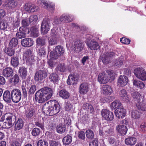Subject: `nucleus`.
I'll use <instances>...</instances> for the list:
<instances>
[{
	"label": "nucleus",
	"instance_id": "1",
	"mask_svg": "<svg viewBox=\"0 0 146 146\" xmlns=\"http://www.w3.org/2000/svg\"><path fill=\"white\" fill-rule=\"evenodd\" d=\"M60 106L58 102L54 100L48 101L43 106L42 110L47 114L52 116L58 113L60 110Z\"/></svg>",
	"mask_w": 146,
	"mask_h": 146
},
{
	"label": "nucleus",
	"instance_id": "2",
	"mask_svg": "<svg viewBox=\"0 0 146 146\" xmlns=\"http://www.w3.org/2000/svg\"><path fill=\"white\" fill-rule=\"evenodd\" d=\"M52 91L47 87L42 88L37 91L35 94V99L39 103H42L49 99L52 96Z\"/></svg>",
	"mask_w": 146,
	"mask_h": 146
},
{
	"label": "nucleus",
	"instance_id": "3",
	"mask_svg": "<svg viewBox=\"0 0 146 146\" xmlns=\"http://www.w3.org/2000/svg\"><path fill=\"white\" fill-rule=\"evenodd\" d=\"M106 72L101 73L98 76V80L100 84H106L110 79L113 80L115 78V74L113 70H107Z\"/></svg>",
	"mask_w": 146,
	"mask_h": 146
},
{
	"label": "nucleus",
	"instance_id": "4",
	"mask_svg": "<svg viewBox=\"0 0 146 146\" xmlns=\"http://www.w3.org/2000/svg\"><path fill=\"white\" fill-rule=\"evenodd\" d=\"M16 118L15 116L13 113H8L5 114L4 115L5 121L4 122V128H9L12 127L13 125V121Z\"/></svg>",
	"mask_w": 146,
	"mask_h": 146
},
{
	"label": "nucleus",
	"instance_id": "5",
	"mask_svg": "<svg viewBox=\"0 0 146 146\" xmlns=\"http://www.w3.org/2000/svg\"><path fill=\"white\" fill-rule=\"evenodd\" d=\"M64 52V49L61 46H57L50 53V57L53 59H56L62 55Z\"/></svg>",
	"mask_w": 146,
	"mask_h": 146
},
{
	"label": "nucleus",
	"instance_id": "6",
	"mask_svg": "<svg viewBox=\"0 0 146 146\" xmlns=\"http://www.w3.org/2000/svg\"><path fill=\"white\" fill-rule=\"evenodd\" d=\"M85 44L81 40L76 39L73 41L70 46L74 48V51L76 53H79L82 51L84 49Z\"/></svg>",
	"mask_w": 146,
	"mask_h": 146
},
{
	"label": "nucleus",
	"instance_id": "7",
	"mask_svg": "<svg viewBox=\"0 0 146 146\" xmlns=\"http://www.w3.org/2000/svg\"><path fill=\"white\" fill-rule=\"evenodd\" d=\"M51 27L50 19L48 18H45L42 22L40 27L41 31L43 34H47Z\"/></svg>",
	"mask_w": 146,
	"mask_h": 146
},
{
	"label": "nucleus",
	"instance_id": "8",
	"mask_svg": "<svg viewBox=\"0 0 146 146\" xmlns=\"http://www.w3.org/2000/svg\"><path fill=\"white\" fill-rule=\"evenodd\" d=\"M134 73L135 76L142 81L146 80V72L142 67H139L135 69Z\"/></svg>",
	"mask_w": 146,
	"mask_h": 146
},
{
	"label": "nucleus",
	"instance_id": "9",
	"mask_svg": "<svg viewBox=\"0 0 146 146\" xmlns=\"http://www.w3.org/2000/svg\"><path fill=\"white\" fill-rule=\"evenodd\" d=\"M12 100L15 103H18L21 98V93L18 89H15L11 90Z\"/></svg>",
	"mask_w": 146,
	"mask_h": 146
},
{
	"label": "nucleus",
	"instance_id": "10",
	"mask_svg": "<svg viewBox=\"0 0 146 146\" xmlns=\"http://www.w3.org/2000/svg\"><path fill=\"white\" fill-rule=\"evenodd\" d=\"M131 95L134 99L135 102H136L137 103L136 104V106L138 109L142 110L145 111V109L143 108V107L141 106V104L140 102L141 95L138 92H135L131 93ZM135 103H136V102H135Z\"/></svg>",
	"mask_w": 146,
	"mask_h": 146
},
{
	"label": "nucleus",
	"instance_id": "11",
	"mask_svg": "<svg viewBox=\"0 0 146 146\" xmlns=\"http://www.w3.org/2000/svg\"><path fill=\"white\" fill-rule=\"evenodd\" d=\"M101 113L103 118L108 121H112L114 118L112 112L107 109L102 110Z\"/></svg>",
	"mask_w": 146,
	"mask_h": 146
},
{
	"label": "nucleus",
	"instance_id": "12",
	"mask_svg": "<svg viewBox=\"0 0 146 146\" xmlns=\"http://www.w3.org/2000/svg\"><path fill=\"white\" fill-rule=\"evenodd\" d=\"M47 72L44 70H40L37 71L35 74L34 76L35 81H42L47 76Z\"/></svg>",
	"mask_w": 146,
	"mask_h": 146
},
{
	"label": "nucleus",
	"instance_id": "13",
	"mask_svg": "<svg viewBox=\"0 0 146 146\" xmlns=\"http://www.w3.org/2000/svg\"><path fill=\"white\" fill-rule=\"evenodd\" d=\"M30 24V23L28 18H26L22 20L21 21L22 26L21 27H20L19 31L22 30L23 31L25 32H27V33H29L30 29L27 27Z\"/></svg>",
	"mask_w": 146,
	"mask_h": 146
},
{
	"label": "nucleus",
	"instance_id": "14",
	"mask_svg": "<svg viewBox=\"0 0 146 146\" xmlns=\"http://www.w3.org/2000/svg\"><path fill=\"white\" fill-rule=\"evenodd\" d=\"M21 42L22 46L25 47H29L33 45L34 41L33 39L28 38L22 39Z\"/></svg>",
	"mask_w": 146,
	"mask_h": 146
},
{
	"label": "nucleus",
	"instance_id": "15",
	"mask_svg": "<svg viewBox=\"0 0 146 146\" xmlns=\"http://www.w3.org/2000/svg\"><path fill=\"white\" fill-rule=\"evenodd\" d=\"M115 54V53L112 52L104 54L102 56V60L103 63L104 64H108L110 61V58L114 56Z\"/></svg>",
	"mask_w": 146,
	"mask_h": 146
},
{
	"label": "nucleus",
	"instance_id": "16",
	"mask_svg": "<svg viewBox=\"0 0 146 146\" xmlns=\"http://www.w3.org/2000/svg\"><path fill=\"white\" fill-rule=\"evenodd\" d=\"M126 111L123 108H118L115 111V113L116 117L119 118H123L125 115Z\"/></svg>",
	"mask_w": 146,
	"mask_h": 146
},
{
	"label": "nucleus",
	"instance_id": "17",
	"mask_svg": "<svg viewBox=\"0 0 146 146\" xmlns=\"http://www.w3.org/2000/svg\"><path fill=\"white\" fill-rule=\"evenodd\" d=\"M128 82L127 77L123 75H121L118 80V85L121 87H123L126 85Z\"/></svg>",
	"mask_w": 146,
	"mask_h": 146
},
{
	"label": "nucleus",
	"instance_id": "18",
	"mask_svg": "<svg viewBox=\"0 0 146 146\" xmlns=\"http://www.w3.org/2000/svg\"><path fill=\"white\" fill-rule=\"evenodd\" d=\"M89 91V87L86 83L81 84L79 88V92L81 94H85Z\"/></svg>",
	"mask_w": 146,
	"mask_h": 146
},
{
	"label": "nucleus",
	"instance_id": "19",
	"mask_svg": "<svg viewBox=\"0 0 146 146\" xmlns=\"http://www.w3.org/2000/svg\"><path fill=\"white\" fill-rule=\"evenodd\" d=\"M86 44L88 47L91 50H97L100 48L98 43L96 41L91 40V42L87 41Z\"/></svg>",
	"mask_w": 146,
	"mask_h": 146
},
{
	"label": "nucleus",
	"instance_id": "20",
	"mask_svg": "<svg viewBox=\"0 0 146 146\" xmlns=\"http://www.w3.org/2000/svg\"><path fill=\"white\" fill-rule=\"evenodd\" d=\"M3 97L4 101L8 103H10L12 100L11 91H5L3 93Z\"/></svg>",
	"mask_w": 146,
	"mask_h": 146
},
{
	"label": "nucleus",
	"instance_id": "21",
	"mask_svg": "<svg viewBox=\"0 0 146 146\" xmlns=\"http://www.w3.org/2000/svg\"><path fill=\"white\" fill-rule=\"evenodd\" d=\"M77 82V77L75 75L71 74L69 76L67 80V83L69 85L76 84Z\"/></svg>",
	"mask_w": 146,
	"mask_h": 146
},
{
	"label": "nucleus",
	"instance_id": "22",
	"mask_svg": "<svg viewBox=\"0 0 146 146\" xmlns=\"http://www.w3.org/2000/svg\"><path fill=\"white\" fill-rule=\"evenodd\" d=\"M120 98L123 101L126 102L129 101V98L125 89H122L120 90L119 93Z\"/></svg>",
	"mask_w": 146,
	"mask_h": 146
},
{
	"label": "nucleus",
	"instance_id": "23",
	"mask_svg": "<svg viewBox=\"0 0 146 146\" xmlns=\"http://www.w3.org/2000/svg\"><path fill=\"white\" fill-rule=\"evenodd\" d=\"M102 93L105 95H110L112 90L110 86L108 85H104L102 88Z\"/></svg>",
	"mask_w": 146,
	"mask_h": 146
},
{
	"label": "nucleus",
	"instance_id": "24",
	"mask_svg": "<svg viewBox=\"0 0 146 146\" xmlns=\"http://www.w3.org/2000/svg\"><path fill=\"white\" fill-rule=\"evenodd\" d=\"M117 131L121 134V135H125L127 131V127L123 125H119L116 128Z\"/></svg>",
	"mask_w": 146,
	"mask_h": 146
},
{
	"label": "nucleus",
	"instance_id": "25",
	"mask_svg": "<svg viewBox=\"0 0 146 146\" xmlns=\"http://www.w3.org/2000/svg\"><path fill=\"white\" fill-rule=\"evenodd\" d=\"M24 125L23 120L21 118H19L15 123V129L17 130H20L23 127Z\"/></svg>",
	"mask_w": 146,
	"mask_h": 146
},
{
	"label": "nucleus",
	"instance_id": "26",
	"mask_svg": "<svg viewBox=\"0 0 146 146\" xmlns=\"http://www.w3.org/2000/svg\"><path fill=\"white\" fill-rule=\"evenodd\" d=\"M10 64L13 67H17L19 64L18 57L17 56L11 57V58Z\"/></svg>",
	"mask_w": 146,
	"mask_h": 146
},
{
	"label": "nucleus",
	"instance_id": "27",
	"mask_svg": "<svg viewBox=\"0 0 146 146\" xmlns=\"http://www.w3.org/2000/svg\"><path fill=\"white\" fill-rule=\"evenodd\" d=\"M12 69L10 67H7L3 70V74L5 77L10 76L13 73Z\"/></svg>",
	"mask_w": 146,
	"mask_h": 146
},
{
	"label": "nucleus",
	"instance_id": "28",
	"mask_svg": "<svg viewBox=\"0 0 146 146\" xmlns=\"http://www.w3.org/2000/svg\"><path fill=\"white\" fill-rule=\"evenodd\" d=\"M59 94L60 97L64 99H68L70 97V93L66 90L62 89L59 92Z\"/></svg>",
	"mask_w": 146,
	"mask_h": 146
},
{
	"label": "nucleus",
	"instance_id": "29",
	"mask_svg": "<svg viewBox=\"0 0 146 146\" xmlns=\"http://www.w3.org/2000/svg\"><path fill=\"white\" fill-rule=\"evenodd\" d=\"M136 139L134 137H129L126 138L125 139L126 144L132 146L135 145L136 143Z\"/></svg>",
	"mask_w": 146,
	"mask_h": 146
},
{
	"label": "nucleus",
	"instance_id": "30",
	"mask_svg": "<svg viewBox=\"0 0 146 146\" xmlns=\"http://www.w3.org/2000/svg\"><path fill=\"white\" fill-rule=\"evenodd\" d=\"M24 56L27 60L30 61L33 58V53L31 50L28 49L25 53Z\"/></svg>",
	"mask_w": 146,
	"mask_h": 146
},
{
	"label": "nucleus",
	"instance_id": "31",
	"mask_svg": "<svg viewBox=\"0 0 146 146\" xmlns=\"http://www.w3.org/2000/svg\"><path fill=\"white\" fill-rule=\"evenodd\" d=\"M38 3L41 5H43L47 8H52V10H54V4H50L49 5L47 1L45 0H38Z\"/></svg>",
	"mask_w": 146,
	"mask_h": 146
},
{
	"label": "nucleus",
	"instance_id": "32",
	"mask_svg": "<svg viewBox=\"0 0 146 146\" xmlns=\"http://www.w3.org/2000/svg\"><path fill=\"white\" fill-rule=\"evenodd\" d=\"M18 72L21 77L23 79L26 78L27 75V71L26 68L23 66L20 67Z\"/></svg>",
	"mask_w": 146,
	"mask_h": 146
},
{
	"label": "nucleus",
	"instance_id": "33",
	"mask_svg": "<svg viewBox=\"0 0 146 146\" xmlns=\"http://www.w3.org/2000/svg\"><path fill=\"white\" fill-rule=\"evenodd\" d=\"M35 112V110L31 108L27 109L25 111V114L26 117L28 119H31L33 116Z\"/></svg>",
	"mask_w": 146,
	"mask_h": 146
},
{
	"label": "nucleus",
	"instance_id": "34",
	"mask_svg": "<svg viewBox=\"0 0 146 146\" xmlns=\"http://www.w3.org/2000/svg\"><path fill=\"white\" fill-rule=\"evenodd\" d=\"M121 103L119 100H115L112 102L110 105V108L112 110L114 109H117L118 108H120L121 106Z\"/></svg>",
	"mask_w": 146,
	"mask_h": 146
},
{
	"label": "nucleus",
	"instance_id": "35",
	"mask_svg": "<svg viewBox=\"0 0 146 146\" xmlns=\"http://www.w3.org/2000/svg\"><path fill=\"white\" fill-rule=\"evenodd\" d=\"M49 79L54 84H57L59 78L58 75L55 73L50 74L49 76Z\"/></svg>",
	"mask_w": 146,
	"mask_h": 146
},
{
	"label": "nucleus",
	"instance_id": "36",
	"mask_svg": "<svg viewBox=\"0 0 146 146\" xmlns=\"http://www.w3.org/2000/svg\"><path fill=\"white\" fill-rule=\"evenodd\" d=\"M19 81L20 79L19 76L17 74H15L12 76L10 80V82L12 84L15 85L19 83Z\"/></svg>",
	"mask_w": 146,
	"mask_h": 146
},
{
	"label": "nucleus",
	"instance_id": "37",
	"mask_svg": "<svg viewBox=\"0 0 146 146\" xmlns=\"http://www.w3.org/2000/svg\"><path fill=\"white\" fill-rule=\"evenodd\" d=\"M61 22L67 23L71 21L70 16L68 14H64L60 17Z\"/></svg>",
	"mask_w": 146,
	"mask_h": 146
},
{
	"label": "nucleus",
	"instance_id": "38",
	"mask_svg": "<svg viewBox=\"0 0 146 146\" xmlns=\"http://www.w3.org/2000/svg\"><path fill=\"white\" fill-rule=\"evenodd\" d=\"M25 9L29 12H33L35 11V6L31 3H26L24 7Z\"/></svg>",
	"mask_w": 146,
	"mask_h": 146
},
{
	"label": "nucleus",
	"instance_id": "39",
	"mask_svg": "<svg viewBox=\"0 0 146 146\" xmlns=\"http://www.w3.org/2000/svg\"><path fill=\"white\" fill-rule=\"evenodd\" d=\"M15 50L14 48L9 46L5 49V52L8 55L11 56L14 55Z\"/></svg>",
	"mask_w": 146,
	"mask_h": 146
},
{
	"label": "nucleus",
	"instance_id": "40",
	"mask_svg": "<svg viewBox=\"0 0 146 146\" xmlns=\"http://www.w3.org/2000/svg\"><path fill=\"white\" fill-rule=\"evenodd\" d=\"M123 60L124 59L123 56L119 57L115 61L114 64V66L117 68L121 67L123 64Z\"/></svg>",
	"mask_w": 146,
	"mask_h": 146
},
{
	"label": "nucleus",
	"instance_id": "41",
	"mask_svg": "<svg viewBox=\"0 0 146 146\" xmlns=\"http://www.w3.org/2000/svg\"><path fill=\"white\" fill-rule=\"evenodd\" d=\"M105 134L108 136L113 135L114 134L113 130L112 128L110 127L109 126H107L104 127Z\"/></svg>",
	"mask_w": 146,
	"mask_h": 146
},
{
	"label": "nucleus",
	"instance_id": "42",
	"mask_svg": "<svg viewBox=\"0 0 146 146\" xmlns=\"http://www.w3.org/2000/svg\"><path fill=\"white\" fill-rule=\"evenodd\" d=\"M30 35L31 36L36 37H37L38 35V29L35 27H32L30 29Z\"/></svg>",
	"mask_w": 146,
	"mask_h": 146
},
{
	"label": "nucleus",
	"instance_id": "43",
	"mask_svg": "<svg viewBox=\"0 0 146 146\" xmlns=\"http://www.w3.org/2000/svg\"><path fill=\"white\" fill-rule=\"evenodd\" d=\"M46 39L43 37H38L36 39V42L38 45L44 46L46 44Z\"/></svg>",
	"mask_w": 146,
	"mask_h": 146
},
{
	"label": "nucleus",
	"instance_id": "44",
	"mask_svg": "<svg viewBox=\"0 0 146 146\" xmlns=\"http://www.w3.org/2000/svg\"><path fill=\"white\" fill-rule=\"evenodd\" d=\"M17 5L16 0H10L8 1L6 6L9 9H13L15 8Z\"/></svg>",
	"mask_w": 146,
	"mask_h": 146
},
{
	"label": "nucleus",
	"instance_id": "45",
	"mask_svg": "<svg viewBox=\"0 0 146 146\" xmlns=\"http://www.w3.org/2000/svg\"><path fill=\"white\" fill-rule=\"evenodd\" d=\"M18 43V39L15 38H13L10 41L9 46L15 48L17 46Z\"/></svg>",
	"mask_w": 146,
	"mask_h": 146
},
{
	"label": "nucleus",
	"instance_id": "46",
	"mask_svg": "<svg viewBox=\"0 0 146 146\" xmlns=\"http://www.w3.org/2000/svg\"><path fill=\"white\" fill-rule=\"evenodd\" d=\"M133 84L137 88L140 89L143 88L145 86V84L142 82L135 80L133 81Z\"/></svg>",
	"mask_w": 146,
	"mask_h": 146
},
{
	"label": "nucleus",
	"instance_id": "47",
	"mask_svg": "<svg viewBox=\"0 0 146 146\" xmlns=\"http://www.w3.org/2000/svg\"><path fill=\"white\" fill-rule=\"evenodd\" d=\"M66 126L62 124H60L56 128L57 132L59 133H63L66 131Z\"/></svg>",
	"mask_w": 146,
	"mask_h": 146
},
{
	"label": "nucleus",
	"instance_id": "48",
	"mask_svg": "<svg viewBox=\"0 0 146 146\" xmlns=\"http://www.w3.org/2000/svg\"><path fill=\"white\" fill-rule=\"evenodd\" d=\"M63 143L66 145H69L72 141V137L70 135H68L64 137L62 140Z\"/></svg>",
	"mask_w": 146,
	"mask_h": 146
},
{
	"label": "nucleus",
	"instance_id": "49",
	"mask_svg": "<svg viewBox=\"0 0 146 146\" xmlns=\"http://www.w3.org/2000/svg\"><path fill=\"white\" fill-rule=\"evenodd\" d=\"M26 33H27V31L25 32L23 31L22 30L20 31L19 32H17L16 34V36L19 39H21L25 37L26 36Z\"/></svg>",
	"mask_w": 146,
	"mask_h": 146
},
{
	"label": "nucleus",
	"instance_id": "50",
	"mask_svg": "<svg viewBox=\"0 0 146 146\" xmlns=\"http://www.w3.org/2000/svg\"><path fill=\"white\" fill-rule=\"evenodd\" d=\"M30 24H34L38 20V17L36 15H31L28 18Z\"/></svg>",
	"mask_w": 146,
	"mask_h": 146
},
{
	"label": "nucleus",
	"instance_id": "51",
	"mask_svg": "<svg viewBox=\"0 0 146 146\" xmlns=\"http://www.w3.org/2000/svg\"><path fill=\"white\" fill-rule=\"evenodd\" d=\"M83 107L84 109L85 110H90V113H92L94 111V109L90 104L88 103L84 104Z\"/></svg>",
	"mask_w": 146,
	"mask_h": 146
},
{
	"label": "nucleus",
	"instance_id": "52",
	"mask_svg": "<svg viewBox=\"0 0 146 146\" xmlns=\"http://www.w3.org/2000/svg\"><path fill=\"white\" fill-rule=\"evenodd\" d=\"M48 40L49 44L51 45H53L56 44L57 38V37L50 36Z\"/></svg>",
	"mask_w": 146,
	"mask_h": 146
},
{
	"label": "nucleus",
	"instance_id": "53",
	"mask_svg": "<svg viewBox=\"0 0 146 146\" xmlns=\"http://www.w3.org/2000/svg\"><path fill=\"white\" fill-rule=\"evenodd\" d=\"M86 137L89 139H92L94 138V132L91 129H88L86 132Z\"/></svg>",
	"mask_w": 146,
	"mask_h": 146
},
{
	"label": "nucleus",
	"instance_id": "54",
	"mask_svg": "<svg viewBox=\"0 0 146 146\" xmlns=\"http://www.w3.org/2000/svg\"><path fill=\"white\" fill-rule=\"evenodd\" d=\"M7 27L6 21L2 19L0 20V29L2 30H5Z\"/></svg>",
	"mask_w": 146,
	"mask_h": 146
},
{
	"label": "nucleus",
	"instance_id": "55",
	"mask_svg": "<svg viewBox=\"0 0 146 146\" xmlns=\"http://www.w3.org/2000/svg\"><path fill=\"white\" fill-rule=\"evenodd\" d=\"M131 117L135 119H138L140 117V115L138 111L133 110L131 113Z\"/></svg>",
	"mask_w": 146,
	"mask_h": 146
},
{
	"label": "nucleus",
	"instance_id": "56",
	"mask_svg": "<svg viewBox=\"0 0 146 146\" xmlns=\"http://www.w3.org/2000/svg\"><path fill=\"white\" fill-rule=\"evenodd\" d=\"M46 50L44 46H40L38 49V54L40 56H42L45 55Z\"/></svg>",
	"mask_w": 146,
	"mask_h": 146
},
{
	"label": "nucleus",
	"instance_id": "57",
	"mask_svg": "<svg viewBox=\"0 0 146 146\" xmlns=\"http://www.w3.org/2000/svg\"><path fill=\"white\" fill-rule=\"evenodd\" d=\"M40 131L39 129L38 128H35L32 130L31 133L34 136H37L40 133Z\"/></svg>",
	"mask_w": 146,
	"mask_h": 146
},
{
	"label": "nucleus",
	"instance_id": "58",
	"mask_svg": "<svg viewBox=\"0 0 146 146\" xmlns=\"http://www.w3.org/2000/svg\"><path fill=\"white\" fill-rule=\"evenodd\" d=\"M42 121H40L36 122L35 124L36 126L38 127L41 128L43 130L44 129V118L42 117Z\"/></svg>",
	"mask_w": 146,
	"mask_h": 146
},
{
	"label": "nucleus",
	"instance_id": "59",
	"mask_svg": "<svg viewBox=\"0 0 146 146\" xmlns=\"http://www.w3.org/2000/svg\"><path fill=\"white\" fill-rule=\"evenodd\" d=\"M56 70L57 71H59L61 72H64L66 70L64 66L60 64H59L56 68Z\"/></svg>",
	"mask_w": 146,
	"mask_h": 146
},
{
	"label": "nucleus",
	"instance_id": "60",
	"mask_svg": "<svg viewBox=\"0 0 146 146\" xmlns=\"http://www.w3.org/2000/svg\"><path fill=\"white\" fill-rule=\"evenodd\" d=\"M48 143L46 141H43L42 140H39L37 143V146H48Z\"/></svg>",
	"mask_w": 146,
	"mask_h": 146
},
{
	"label": "nucleus",
	"instance_id": "61",
	"mask_svg": "<svg viewBox=\"0 0 146 146\" xmlns=\"http://www.w3.org/2000/svg\"><path fill=\"white\" fill-rule=\"evenodd\" d=\"M120 41L121 43L127 44H129L130 42V40L125 38H120Z\"/></svg>",
	"mask_w": 146,
	"mask_h": 146
},
{
	"label": "nucleus",
	"instance_id": "62",
	"mask_svg": "<svg viewBox=\"0 0 146 146\" xmlns=\"http://www.w3.org/2000/svg\"><path fill=\"white\" fill-rule=\"evenodd\" d=\"M61 21H60V18L59 19L58 18H57L56 17L55 18L54 21L53 22V25L56 26V25H58L61 24Z\"/></svg>",
	"mask_w": 146,
	"mask_h": 146
},
{
	"label": "nucleus",
	"instance_id": "63",
	"mask_svg": "<svg viewBox=\"0 0 146 146\" xmlns=\"http://www.w3.org/2000/svg\"><path fill=\"white\" fill-rule=\"evenodd\" d=\"M48 63L49 66L51 68L55 66L56 64V62H54L52 59L48 60Z\"/></svg>",
	"mask_w": 146,
	"mask_h": 146
},
{
	"label": "nucleus",
	"instance_id": "64",
	"mask_svg": "<svg viewBox=\"0 0 146 146\" xmlns=\"http://www.w3.org/2000/svg\"><path fill=\"white\" fill-rule=\"evenodd\" d=\"M89 146H98V142L97 139H95L90 143Z\"/></svg>",
	"mask_w": 146,
	"mask_h": 146
}]
</instances>
